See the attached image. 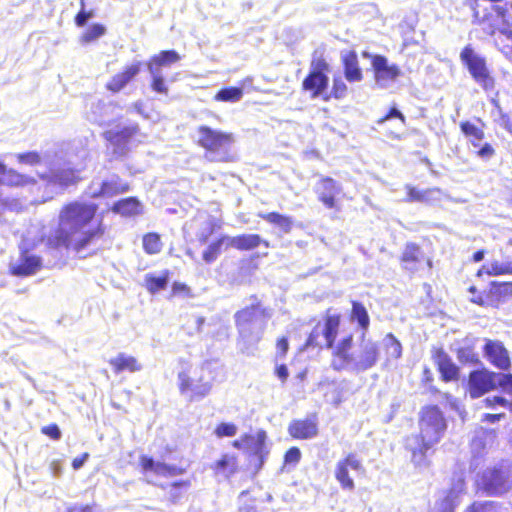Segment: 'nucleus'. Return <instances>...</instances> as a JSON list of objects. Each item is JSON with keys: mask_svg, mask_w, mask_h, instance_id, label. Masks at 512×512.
<instances>
[{"mask_svg": "<svg viewBox=\"0 0 512 512\" xmlns=\"http://www.w3.org/2000/svg\"><path fill=\"white\" fill-rule=\"evenodd\" d=\"M98 205L93 202L72 200L64 203L58 213V225L46 240L49 249H66L80 252L95 240L101 238L104 227L99 224L86 229L97 216Z\"/></svg>", "mask_w": 512, "mask_h": 512, "instance_id": "nucleus-1", "label": "nucleus"}, {"mask_svg": "<svg viewBox=\"0 0 512 512\" xmlns=\"http://www.w3.org/2000/svg\"><path fill=\"white\" fill-rule=\"evenodd\" d=\"M419 433L412 437L413 445L408 449L415 466L427 465V455L443 438L447 430V421L437 405H425L419 413Z\"/></svg>", "mask_w": 512, "mask_h": 512, "instance_id": "nucleus-2", "label": "nucleus"}, {"mask_svg": "<svg viewBox=\"0 0 512 512\" xmlns=\"http://www.w3.org/2000/svg\"><path fill=\"white\" fill-rule=\"evenodd\" d=\"M504 0H466L473 23L489 37L512 36V10Z\"/></svg>", "mask_w": 512, "mask_h": 512, "instance_id": "nucleus-3", "label": "nucleus"}, {"mask_svg": "<svg viewBox=\"0 0 512 512\" xmlns=\"http://www.w3.org/2000/svg\"><path fill=\"white\" fill-rule=\"evenodd\" d=\"M199 134L197 145L204 150V157L214 163H234L238 160L233 149L235 136L231 132L213 129L207 125L197 128Z\"/></svg>", "mask_w": 512, "mask_h": 512, "instance_id": "nucleus-4", "label": "nucleus"}, {"mask_svg": "<svg viewBox=\"0 0 512 512\" xmlns=\"http://www.w3.org/2000/svg\"><path fill=\"white\" fill-rule=\"evenodd\" d=\"M478 489L488 496H501L512 489V464L501 462L482 472Z\"/></svg>", "mask_w": 512, "mask_h": 512, "instance_id": "nucleus-5", "label": "nucleus"}, {"mask_svg": "<svg viewBox=\"0 0 512 512\" xmlns=\"http://www.w3.org/2000/svg\"><path fill=\"white\" fill-rule=\"evenodd\" d=\"M460 60L468 70L472 79L484 91H492L495 89L496 79L488 66L487 59L478 54L470 44L462 48Z\"/></svg>", "mask_w": 512, "mask_h": 512, "instance_id": "nucleus-6", "label": "nucleus"}, {"mask_svg": "<svg viewBox=\"0 0 512 512\" xmlns=\"http://www.w3.org/2000/svg\"><path fill=\"white\" fill-rule=\"evenodd\" d=\"M330 71V65L322 55L314 56L310 63V70L301 83L303 92L308 93L310 98L315 99L326 94Z\"/></svg>", "mask_w": 512, "mask_h": 512, "instance_id": "nucleus-7", "label": "nucleus"}, {"mask_svg": "<svg viewBox=\"0 0 512 512\" xmlns=\"http://www.w3.org/2000/svg\"><path fill=\"white\" fill-rule=\"evenodd\" d=\"M332 309L328 308L323 317V328L320 331L318 327H314L309 333L305 346L306 347H321L320 336L325 339V347L331 346L336 342L337 336L340 331L342 322V315L340 313H332Z\"/></svg>", "mask_w": 512, "mask_h": 512, "instance_id": "nucleus-8", "label": "nucleus"}, {"mask_svg": "<svg viewBox=\"0 0 512 512\" xmlns=\"http://www.w3.org/2000/svg\"><path fill=\"white\" fill-rule=\"evenodd\" d=\"M481 126L474 124L469 120H464L459 123V128L462 134L467 139L468 143L476 150V155L481 159H490L496 154V150L491 143L484 142L485 139V124L478 119Z\"/></svg>", "mask_w": 512, "mask_h": 512, "instance_id": "nucleus-9", "label": "nucleus"}, {"mask_svg": "<svg viewBox=\"0 0 512 512\" xmlns=\"http://www.w3.org/2000/svg\"><path fill=\"white\" fill-rule=\"evenodd\" d=\"M178 388L182 395H185L190 402L198 401L209 395L212 384L202 375L181 371L178 374Z\"/></svg>", "mask_w": 512, "mask_h": 512, "instance_id": "nucleus-10", "label": "nucleus"}, {"mask_svg": "<svg viewBox=\"0 0 512 512\" xmlns=\"http://www.w3.org/2000/svg\"><path fill=\"white\" fill-rule=\"evenodd\" d=\"M327 348L331 349L330 367L334 371L341 372L349 368L353 369L355 352L352 333L345 335Z\"/></svg>", "mask_w": 512, "mask_h": 512, "instance_id": "nucleus-11", "label": "nucleus"}, {"mask_svg": "<svg viewBox=\"0 0 512 512\" xmlns=\"http://www.w3.org/2000/svg\"><path fill=\"white\" fill-rule=\"evenodd\" d=\"M251 304L241 308L234 314V322L237 330L241 333L259 319L267 320L271 317L270 310L265 307L257 295H251Z\"/></svg>", "mask_w": 512, "mask_h": 512, "instance_id": "nucleus-12", "label": "nucleus"}, {"mask_svg": "<svg viewBox=\"0 0 512 512\" xmlns=\"http://www.w3.org/2000/svg\"><path fill=\"white\" fill-rule=\"evenodd\" d=\"M496 373L482 368L468 374L466 391L471 399H478L496 388Z\"/></svg>", "mask_w": 512, "mask_h": 512, "instance_id": "nucleus-13", "label": "nucleus"}, {"mask_svg": "<svg viewBox=\"0 0 512 512\" xmlns=\"http://www.w3.org/2000/svg\"><path fill=\"white\" fill-rule=\"evenodd\" d=\"M349 470L356 473H364L365 469L361 459L356 453L350 452L340 459L334 470V477L343 490L352 491L355 489V482L349 474Z\"/></svg>", "mask_w": 512, "mask_h": 512, "instance_id": "nucleus-14", "label": "nucleus"}, {"mask_svg": "<svg viewBox=\"0 0 512 512\" xmlns=\"http://www.w3.org/2000/svg\"><path fill=\"white\" fill-rule=\"evenodd\" d=\"M362 55L370 59L374 79L377 83L395 81L402 75L401 68L397 64H389L386 56L380 54L371 55L368 52H363Z\"/></svg>", "mask_w": 512, "mask_h": 512, "instance_id": "nucleus-15", "label": "nucleus"}, {"mask_svg": "<svg viewBox=\"0 0 512 512\" xmlns=\"http://www.w3.org/2000/svg\"><path fill=\"white\" fill-rule=\"evenodd\" d=\"M431 358L443 382H457L460 379V368L442 347H433L431 349Z\"/></svg>", "mask_w": 512, "mask_h": 512, "instance_id": "nucleus-16", "label": "nucleus"}, {"mask_svg": "<svg viewBox=\"0 0 512 512\" xmlns=\"http://www.w3.org/2000/svg\"><path fill=\"white\" fill-rule=\"evenodd\" d=\"M287 430L290 437L295 440H307L316 437L319 433L317 413L313 412L304 418L293 419Z\"/></svg>", "mask_w": 512, "mask_h": 512, "instance_id": "nucleus-17", "label": "nucleus"}, {"mask_svg": "<svg viewBox=\"0 0 512 512\" xmlns=\"http://www.w3.org/2000/svg\"><path fill=\"white\" fill-rule=\"evenodd\" d=\"M505 285V283L493 281L490 283L488 290L482 292L478 291L475 285H471L468 288V292L472 294L470 302L480 307H498L504 296L502 288Z\"/></svg>", "mask_w": 512, "mask_h": 512, "instance_id": "nucleus-18", "label": "nucleus"}, {"mask_svg": "<svg viewBox=\"0 0 512 512\" xmlns=\"http://www.w3.org/2000/svg\"><path fill=\"white\" fill-rule=\"evenodd\" d=\"M266 439L267 434L264 430H259L256 434H243L244 447L249 450L250 456L256 459L255 467L257 471L262 468L269 454Z\"/></svg>", "mask_w": 512, "mask_h": 512, "instance_id": "nucleus-19", "label": "nucleus"}, {"mask_svg": "<svg viewBox=\"0 0 512 512\" xmlns=\"http://www.w3.org/2000/svg\"><path fill=\"white\" fill-rule=\"evenodd\" d=\"M423 261H426L427 266L432 268V261L425 257L422 247L418 243L407 242L399 256L402 269L414 274Z\"/></svg>", "mask_w": 512, "mask_h": 512, "instance_id": "nucleus-20", "label": "nucleus"}, {"mask_svg": "<svg viewBox=\"0 0 512 512\" xmlns=\"http://www.w3.org/2000/svg\"><path fill=\"white\" fill-rule=\"evenodd\" d=\"M483 354L489 363L497 369L508 371L511 368L509 352L501 341L486 339Z\"/></svg>", "mask_w": 512, "mask_h": 512, "instance_id": "nucleus-21", "label": "nucleus"}, {"mask_svg": "<svg viewBox=\"0 0 512 512\" xmlns=\"http://www.w3.org/2000/svg\"><path fill=\"white\" fill-rule=\"evenodd\" d=\"M341 191L340 183L329 176L320 178L315 187L318 200L328 209L338 208V195Z\"/></svg>", "mask_w": 512, "mask_h": 512, "instance_id": "nucleus-22", "label": "nucleus"}, {"mask_svg": "<svg viewBox=\"0 0 512 512\" xmlns=\"http://www.w3.org/2000/svg\"><path fill=\"white\" fill-rule=\"evenodd\" d=\"M43 267L39 255L31 254L27 248L20 252L19 261L9 268V273L16 277H28L36 274Z\"/></svg>", "mask_w": 512, "mask_h": 512, "instance_id": "nucleus-23", "label": "nucleus"}, {"mask_svg": "<svg viewBox=\"0 0 512 512\" xmlns=\"http://www.w3.org/2000/svg\"><path fill=\"white\" fill-rule=\"evenodd\" d=\"M239 457L235 453H222L210 464V470L215 477L230 480L241 471Z\"/></svg>", "mask_w": 512, "mask_h": 512, "instance_id": "nucleus-24", "label": "nucleus"}, {"mask_svg": "<svg viewBox=\"0 0 512 512\" xmlns=\"http://www.w3.org/2000/svg\"><path fill=\"white\" fill-rule=\"evenodd\" d=\"M141 69V62H134L126 65L121 71L111 77V79L105 84V88L111 93L120 92L140 73Z\"/></svg>", "mask_w": 512, "mask_h": 512, "instance_id": "nucleus-25", "label": "nucleus"}, {"mask_svg": "<svg viewBox=\"0 0 512 512\" xmlns=\"http://www.w3.org/2000/svg\"><path fill=\"white\" fill-rule=\"evenodd\" d=\"M379 346L371 340L361 345L358 357L355 356L353 370L366 371L376 365L379 359Z\"/></svg>", "mask_w": 512, "mask_h": 512, "instance_id": "nucleus-26", "label": "nucleus"}, {"mask_svg": "<svg viewBox=\"0 0 512 512\" xmlns=\"http://www.w3.org/2000/svg\"><path fill=\"white\" fill-rule=\"evenodd\" d=\"M130 190V184L123 181L119 176H115L112 179L103 180L98 191L91 195V198H111Z\"/></svg>", "mask_w": 512, "mask_h": 512, "instance_id": "nucleus-27", "label": "nucleus"}, {"mask_svg": "<svg viewBox=\"0 0 512 512\" xmlns=\"http://www.w3.org/2000/svg\"><path fill=\"white\" fill-rule=\"evenodd\" d=\"M464 490V480L460 481L458 488L452 487L445 490L436 502L438 512H455L460 504L461 494Z\"/></svg>", "mask_w": 512, "mask_h": 512, "instance_id": "nucleus-28", "label": "nucleus"}, {"mask_svg": "<svg viewBox=\"0 0 512 512\" xmlns=\"http://www.w3.org/2000/svg\"><path fill=\"white\" fill-rule=\"evenodd\" d=\"M231 247L238 251H250L264 246L265 248L270 247V242L263 239L259 234H239L236 236H230Z\"/></svg>", "mask_w": 512, "mask_h": 512, "instance_id": "nucleus-29", "label": "nucleus"}, {"mask_svg": "<svg viewBox=\"0 0 512 512\" xmlns=\"http://www.w3.org/2000/svg\"><path fill=\"white\" fill-rule=\"evenodd\" d=\"M80 181H82L80 171L69 167L58 169L49 177L50 184L63 189L76 186Z\"/></svg>", "mask_w": 512, "mask_h": 512, "instance_id": "nucleus-30", "label": "nucleus"}, {"mask_svg": "<svg viewBox=\"0 0 512 512\" xmlns=\"http://www.w3.org/2000/svg\"><path fill=\"white\" fill-rule=\"evenodd\" d=\"M343 73L348 82L363 80V72L359 64L357 53L354 50L346 52L341 58Z\"/></svg>", "mask_w": 512, "mask_h": 512, "instance_id": "nucleus-31", "label": "nucleus"}, {"mask_svg": "<svg viewBox=\"0 0 512 512\" xmlns=\"http://www.w3.org/2000/svg\"><path fill=\"white\" fill-rule=\"evenodd\" d=\"M180 59V55L175 50H162L151 56L147 61L146 66L150 73H155L159 72L163 67L179 62Z\"/></svg>", "mask_w": 512, "mask_h": 512, "instance_id": "nucleus-32", "label": "nucleus"}, {"mask_svg": "<svg viewBox=\"0 0 512 512\" xmlns=\"http://www.w3.org/2000/svg\"><path fill=\"white\" fill-rule=\"evenodd\" d=\"M230 247V236L222 234L209 243L203 250L202 259L206 264H211L218 259L223 249H228Z\"/></svg>", "mask_w": 512, "mask_h": 512, "instance_id": "nucleus-33", "label": "nucleus"}, {"mask_svg": "<svg viewBox=\"0 0 512 512\" xmlns=\"http://www.w3.org/2000/svg\"><path fill=\"white\" fill-rule=\"evenodd\" d=\"M108 363L115 374H119L124 371L134 373L140 371L142 368V365L136 357L125 353H119L116 357L109 359Z\"/></svg>", "mask_w": 512, "mask_h": 512, "instance_id": "nucleus-34", "label": "nucleus"}, {"mask_svg": "<svg viewBox=\"0 0 512 512\" xmlns=\"http://www.w3.org/2000/svg\"><path fill=\"white\" fill-rule=\"evenodd\" d=\"M138 132V124H133L118 131H106L104 138L115 146H125Z\"/></svg>", "mask_w": 512, "mask_h": 512, "instance_id": "nucleus-35", "label": "nucleus"}, {"mask_svg": "<svg viewBox=\"0 0 512 512\" xmlns=\"http://www.w3.org/2000/svg\"><path fill=\"white\" fill-rule=\"evenodd\" d=\"M111 209L114 213L131 217L142 213V204L138 198L130 196L116 201Z\"/></svg>", "mask_w": 512, "mask_h": 512, "instance_id": "nucleus-36", "label": "nucleus"}, {"mask_svg": "<svg viewBox=\"0 0 512 512\" xmlns=\"http://www.w3.org/2000/svg\"><path fill=\"white\" fill-rule=\"evenodd\" d=\"M351 322H357L363 333H366L370 326V316L364 304L357 300L351 301V311L349 313Z\"/></svg>", "mask_w": 512, "mask_h": 512, "instance_id": "nucleus-37", "label": "nucleus"}, {"mask_svg": "<svg viewBox=\"0 0 512 512\" xmlns=\"http://www.w3.org/2000/svg\"><path fill=\"white\" fill-rule=\"evenodd\" d=\"M258 216L267 223L278 227L282 232L289 233L293 228V219L276 211L260 213Z\"/></svg>", "mask_w": 512, "mask_h": 512, "instance_id": "nucleus-38", "label": "nucleus"}, {"mask_svg": "<svg viewBox=\"0 0 512 512\" xmlns=\"http://www.w3.org/2000/svg\"><path fill=\"white\" fill-rule=\"evenodd\" d=\"M169 277V270H163L159 276L147 274L144 278V286L150 294H156L167 287Z\"/></svg>", "mask_w": 512, "mask_h": 512, "instance_id": "nucleus-39", "label": "nucleus"}, {"mask_svg": "<svg viewBox=\"0 0 512 512\" xmlns=\"http://www.w3.org/2000/svg\"><path fill=\"white\" fill-rule=\"evenodd\" d=\"M383 349L387 362L399 359L402 355V345L392 333H387L383 339Z\"/></svg>", "mask_w": 512, "mask_h": 512, "instance_id": "nucleus-40", "label": "nucleus"}, {"mask_svg": "<svg viewBox=\"0 0 512 512\" xmlns=\"http://www.w3.org/2000/svg\"><path fill=\"white\" fill-rule=\"evenodd\" d=\"M348 94V86L345 81L340 77H333L332 87L330 92L326 91V94L322 96L324 102H329L332 99L342 100Z\"/></svg>", "mask_w": 512, "mask_h": 512, "instance_id": "nucleus-41", "label": "nucleus"}, {"mask_svg": "<svg viewBox=\"0 0 512 512\" xmlns=\"http://www.w3.org/2000/svg\"><path fill=\"white\" fill-rule=\"evenodd\" d=\"M35 180L31 177L22 175L13 169L5 170V174L0 180V184L7 186H26L29 184H34Z\"/></svg>", "mask_w": 512, "mask_h": 512, "instance_id": "nucleus-42", "label": "nucleus"}, {"mask_svg": "<svg viewBox=\"0 0 512 512\" xmlns=\"http://www.w3.org/2000/svg\"><path fill=\"white\" fill-rule=\"evenodd\" d=\"M143 250L148 255L158 254L162 251L163 243L161 237L156 232H149L142 238Z\"/></svg>", "mask_w": 512, "mask_h": 512, "instance_id": "nucleus-43", "label": "nucleus"}, {"mask_svg": "<svg viewBox=\"0 0 512 512\" xmlns=\"http://www.w3.org/2000/svg\"><path fill=\"white\" fill-rule=\"evenodd\" d=\"M243 97V89L240 87H224L220 89L215 95L214 100L217 102H230L235 103Z\"/></svg>", "mask_w": 512, "mask_h": 512, "instance_id": "nucleus-44", "label": "nucleus"}, {"mask_svg": "<svg viewBox=\"0 0 512 512\" xmlns=\"http://www.w3.org/2000/svg\"><path fill=\"white\" fill-rule=\"evenodd\" d=\"M501 508V504L496 501H473L463 512H501Z\"/></svg>", "mask_w": 512, "mask_h": 512, "instance_id": "nucleus-45", "label": "nucleus"}, {"mask_svg": "<svg viewBox=\"0 0 512 512\" xmlns=\"http://www.w3.org/2000/svg\"><path fill=\"white\" fill-rule=\"evenodd\" d=\"M437 191V189H427V190H419L418 188L407 185L406 193H407V201L409 202H428L431 199V194Z\"/></svg>", "mask_w": 512, "mask_h": 512, "instance_id": "nucleus-46", "label": "nucleus"}, {"mask_svg": "<svg viewBox=\"0 0 512 512\" xmlns=\"http://www.w3.org/2000/svg\"><path fill=\"white\" fill-rule=\"evenodd\" d=\"M106 33V28L101 23H94L86 29L81 35V42L84 44L91 43Z\"/></svg>", "mask_w": 512, "mask_h": 512, "instance_id": "nucleus-47", "label": "nucleus"}, {"mask_svg": "<svg viewBox=\"0 0 512 512\" xmlns=\"http://www.w3.org/2000/svg\"><path fill=\"white\" fill-rule=\"evenodd\" d=\"M176 297L192 298L194 297V293L192 288L186 283L174 281L171 286L169 298Z\"/></svg>", "mask_w": 512, "mask_h": 512, "instance_id": "nucleus-48", "label": "nucleus"}, {"mask_svg": "<svg viewBox=\"0 0 512 512\" xmlns=\"http://www.w3.org/2000/svg\"><path fill=\"white\" fill-rule=\"evenodd\" d=\"M186 472V468L175 466V465H169L164 462H159L156 474L165 476V477H173V476H180L183 475Z\"/></svg>", "mask_w": 512, "mask_h": 512, "instance_id": "nucleus-49", "label": "nucleus"}, {"mask_svg": "<svg viewBox=\"0 0 512 512\" xmlns=\"http://www.w3.org/2000/svg\"><path fill=\"white\" fill-rule=\"evenodd\" d=\"M151 75H152L151 82H150L151 90L158 94L168 95L169 88H168V85H167L164 77H162L159 74V72L151 73Z\"/></svg>", "mask_w": 512, "mask_h": 512, "instance_id": "nucleus-50", "label": "nucleus"}, {"mask_svg": "<svg viewBox=\"0 0 512 512\" xmlns=\"http://www.w3.org/2000/svg\"><path fill=\"white\" fill-rule=\"evenodd\" d=\"M214 433L218 438L232 437L237 433V426L233 423L221 422L215 427Z\"/></svg>", "mask_w": 512, "mask_h": 512, "instance_id": "nucleus-51", "label": "nucleus"}, {"mask_svg": "<svg viewBox=\"0 0 512 512\" xmlns=\"http://www.w3.org/2000/svg\"><path fill=\"white\" fill-rule=\"evenodd\" d=\"M247 492H242L240 495V499L237 506V512H260L257 505L256 500L249 498L245 499L243 496H245Z\"/></svg>", "mask_w": 512, "mask_h": 512, "instance_id": "nucleus-52", "label": "nucleus"}, {"mask_svg": "<svg viewBox=\"0 0 512 512\" xmlns=\"http://www.w3.org/2000/svg\"><path fill=\"white\" fill-rule=\"evenodd\" d=\"M158 463L152 457L141 455L139 457V466L142 473L154 472L156 474Z\"/></svg>", "mask_w": 512, "mask_h": 512, "instance_id": "nucleus-53", "label": "nucleus"}, {"mask_svg": "<svg viewBox=\"0 0 512 512\" xmlns=\"http://www.w3.org/2000/svg\"><path fill=\"white\" fill-rule=\"evenodd\" d=\"M390 119H398L403 125L406 124V117L395 106L390 107L387 113L377 120V123L383 124Z\"/></svg>", "mask_w": 512, "mask_h": 512, "instance_id": "nucleus-54", "label": "nucleus"}, {"mask_svg": "<svg viewBox=\"0 0 512 512\" xmlns=\"http://www.w3.org/2000/svg\"><path fill=\"white\" fill-rule=\"evenodd\" d=\"M17 159L20 163L37 165L41 162V156L36 151H29L17 155Z\"/></svg>", "mask_w": 512, "mask_h": 512, "instance_id": "nucleus-55", "label": "nucleus"}, {"mask_svg": "<svg viewBox=\"0 0 512 512\" xmlns=\"http://www.w3.org/2000/svg\"><path fill=\"white\" fill-rule=\"evenodd\" d=\"M301 460V451L298 447H290L284 454V464L296 465Z\"/></svg>", "mask_w": 512, "mask_h": 512, "instance_id": "nucleus-56", "label": "nucleus"}, {"mask_svg": "<svg viewBox=\"0 0 512 512\" xmlns=\"http://www.w3.org/2000/svg\"><path fill=\"white\" fill-rule=\"evenodd\" d=\"M41 433L54 441L59 440L62 436L61 431L56 423L43 426L41 428Z\"/></svg>", "mask_w": 512, "mask_h": 512, "instance_id": "nucleus-57", "label": "nucleus"}, {"mask_svg": "<svg viewBox=\"0 0 512 512\" xmlns=\"http://www.w3.org/2000/svg\"><path fill=\"white\" fill-rule=\"evenodd\" d=\"M93 16V10L80 9V11L74 17V22L76 26L83 27L87 23V21Z\"/></svg>", "mask_w": 512, "mask_h": 512, "instance_id": "nucleus-58", "label": "nucleus"}, {"mask_svg": "<svg viewBox=\"0 0 512 512\" xmlns=\"http://www.w3.org/2000/svg\"><path fill=\"white\" fill-rule=\"evenodd\" d=\"M276 350H277V356L280 358L286 357L288 351H289V342L287 337L282 336L277 339L276 341Z\"/></svg>", "mask_w": 512, "mask_h": 512, "instance_id": "nucleus-59", "label": "nucleus"}, {"mask_svg": "<svg viewBox=\"0 0 512 512\" xmlns=\"http://www.w3.org/2000/svg\"><path fill=\"white\" fill-rule=\"evenodd\" d=\"M499 124L512 135V115L510 113L501 112L499 115Z\"/></svg>", "mask_w": 512, "mask_h": 512, "instance_id": "nucleus-60", "label": "nucleus"}, {"mask_svg": "<svg viewBox=\"0 0 512 512\" xmlns=\"http://www.w3.org/2000/svg\"><path fill=\"white\" fill-rule=\"evenodd\" d=\"M274 373L282 383H285L289 377V371L285 364L277 365Z\"/></svg>", "mask_w": 512, "mask_h": 512, "instance_id": "nucleus-61", "label": "nucleus"}, {"mask_svg": "<svg viewBox=\"0 0 512 512\" xmlns=\"http://www.w3.org/2000/svg\"><path fill=\"white\" fill-rule=\"evenodd\" d=\"M505 418L504 413H486L482 416V422L495 423Z\"/></svg>", "mask_w": 512, "mask_h": 512, "instance_id": "nucleus-62", "label": "nucleus"}, {"mask_svg": "<svg viewBox=\"0 0 512 512\" xmlns=\"http://www.w3.org/2000/svg\"><path fill=\"white\" fill-rule=\"evenodd\" d=\"M88 458H89V453L88 452H84L82 455H80L78 457H75L72 460V467H73V469L74 470L80 469Z\"/></svg>", "mask_w": 512, "mask_h": 512, "instance_id": "nucleus-63", "label": "nucleus"}, {"mask_svg": "<svg viewBox=\"0 0 512 512\" xmlns=\"http://www.w3.org/2000/svg\"><path fill=\"white\" fill-rule=\"evenodd\" d=\"M492 275H503V274H512V267H504L501 265H494L492 270L488 272Z\"/></svg>", "mask_w": 512, "mask_h": 512, "instance_id": "nucleus-64", "label": "nucleus"}]
</instances>
